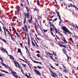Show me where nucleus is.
I'll return each instance as SVG.
<instances>
[{"label":"nucleus","mask_w":78,"mask_h":78,"mask_svg":"<svg viewBox=\"0 0 78 78\" xmlns=\"http://www.w3.org/2000/svg\"><path fill=\"white\" fill-rule=\"evenodd\" d=\"M62 30L64 31L66 33H68L69 34H72V33L68 29H67L65 26H63L62 27Z\"/></svg>","instance_id":"obj_1"},{"label":"nucleus","mask_w":78,"mask_h":78,"mask_svg":"<svg viewBox=\"0 0 78 78\" xmlns=\"http://www.w3.org/2000/svg\"><path fill=\"white\" fill-rule=\"evenodd\" d=\"M56 12V13L57 14V16L58 17V19L59 20H60V22H62V20H61V16H60V15L59 14V12H57L56 10L55 11Z\"/></svg>","instance_id":"obj_2"},{"label":"nucleus","mask_w":78,"mask_h":78,"mask_svg":"<svg viewBox=\"0 0 78 78\" xmlns=\"http://www.w3.org/2000/svg\"><path fill=\"white\" fill-rule=\"evenodd\" d=\"M48 54L50 58H51L52 59H53L54 62H56V61H55V58L53 59V56H53V54L52 53H50L49 52L48 53ZM50 55H52V56Z\"/></svg>","instance_id":"obj_3"},{"label":"nucleus","mask_w":78,"mask_h":78,"mask_svg":"<svg viewBox=\"0 0 78 78\" xmlns=\"http://www.w3.org/2000/svg\"><path fill=\"white\" fill-rule=\"evenodd\" d=\"M12 29L14 31V32L16 33V35H17L18 37H19V34L17 33V32L16 31V30L15 29V28L13 26L12 27Z\"/></svg>","instance_id":"obj_4"},{"label":"nucleus","mask_w":78,"mask_h":78,"mask_svg":"<svg viewBox=\"0 0 78 78\" xmlns=\"http://www.w3.org/2000/svg\"><path fill=\"white\" fill-rule=\"evenodd\" d=\"M34 27L36 31H37V29L39 28V26L37 25L36 23H35Z\"/></svg>","instance_id":"obj_5"},{"label":"nucleus","mask_w":78,"mask_h":78,"mask_svg":"<svg viewBox=\"0 0 78 78\" xmlns=\"http://www.w3.org/2000/svg\"><path fill=\"white\" fill-rule=\"evenodd\" d=\"M50 32L51 34V35H52V36H53V37H55V36L54 35V34H53V32H52V31H53V28H52V27H51V28H50Z\"/></svg>","instance_id":"obj_6"},{"label":"nucleus","mask_w":78,"mask_h":78,"mask_svg":"<svg viewBox=\"0 0 78 78\" xmlns=\"http://www.w3.org/2000/svg\"><path fill=\"white\" fill-rule=\"evenodd\" d=\"M34 70L35 72L38 75H39L40 76H41V73L39 72V71L37 69H34Z\"/></svg>","instance_id":"obj_7"},{"label":"nucleus","mask_w":78,"mask_h":78,"mask_svg":"<svg viewBox=\"0 0 78 78\" xmlns=\"http://www.w3.org/2000/svg\"><path fill=\"white\" fill-rule=\"evenodd\" d=\"M28 38V44L29 45V47H30V37H29V36L28 35L27 36Z\"/></svg>","instance_id":"obj_8"},{"label":"nucleus","mask_w":78,"mask_h":78,"mask_svg":"<svg viewBox=\"0 0 78 78\" xmlns=\"http://www.w3.org/2000/svg\"><path fill=\"white\" fill-rule=\"evenodd\" d=\"M0 63L2 65V66H3L5 67H6V68H8V67L7 66H6V64H5L3 62H0Z\"/></svg>","instance_id":"obj_9"},{"label":"nucleus","mask_w":78,"mask_h":78,"mask_svg":"<svg viewBox=\"0 0 78 78\" xmlns=\"http://www.w3.org/2000/svg\"><path fill=\"white\" fill-rule=\"evenodd\" d=\"M20 60H21V61H23V62H25L27 64H28V61H27V60L26 59H25V61H25V60H23L21 58H20Z\"/></svg>","instance_id":"obj_10"},{"label":"nucleus","mask_w":78,"mask_h":78,"mask_svg":"<svg viewBox=\"0 0 78 78\" xmlns=\"http://www.w3.org/2000/svg\"><path fill=\"white\" fill-rule=\"evenodd\" d=\"M62 38L63 39H62V38H61V39L63 41V42H66V43H68V42L66 40V38H65V37H63Z\"/></svg>","instance_id":"obj_11"},{"label":"nucleus","mask_w":78,"mask_h":78,"mask_svg":"<svg viewBox=\"0 0 78 78\" xmlns=\"http://www.w3.org/2000/svg\"><path fill=\"white\" fill-rule=\"evenodd\" d=\"M49 23L50 24V27H53V28H56V27H55L53 24L51 23V22H50V21H49Z\"/></svg>","instance_id":"obj_12"},{"label":"nucleus","mask_w":78,"mask_h":78,"mask_svg":"<svg viewBox=\"0 0 78 78\" xmlns=\"http://www.w3.org/2000/svg\"><path fill=\"white\" fill-rule=\"evenodd\" d=\"M32 16H31L30 17V19H29L28 20V22L29 23H31V22L32 21Z\"/></svg>","instance_id":"obj_13"},{"label":"nucleus","mask_w":78,"mask_h":78,"mask_svg":"<svg viewBox=\"0 0 78 78\" xmlns=\"http://www.w3.org/2000/svg\"><path fill=\"white\" fill-rule=\"evenodd\" d=\"M62 50L63 51V53H64L65 54H66L67 53V51L66 50V48H63V49H62Z\"/></svg>","instance_id":"obj_14"},{"label":"nucleus","mask_w":78,"mask_h":78,"mask_svg":"<svg viewBox=\"0 0 78 78\" xmlns=\"http://www.w3.org/2000/svg\"><path fill=\"white\" fill-rule=\"evenodd\" d=\"M32 61L34 62V63H38L39 64H41V65H42V64L41 62H37L36 61H34L33 60H32Z\"/></svg>","instance_id":"obj_15"},{"label":"nucleus","mask_w":78,"mask_h":78,"mask_svg":"<svg viewBox=\"0 0 78 78\" xmlns=\"http://www.w3.org/2000/svg\"><path fill=\"white\" fill-rule=\"evenodd\" d=\"M59 45H60V47H64V48H66V46H64L63 45H62L60 43H59Z\"/></svg>","instance_id":"obj_16"},{"label":"nucleus","mask_w":78,"mask_h":78,"mask_svg":"<svg viewBox=\"0 0 78 78\" xmlns=\"http://www.w3.org/2000/svg\"><path fill=\"white\" fill-rule=\"evenodd\" d=\"M24 28L26 29L25 31L27 33L28 32V28L27 27V25H24Z\"/></svg>","instance_id":"obj_17"},{"label":"nucleus","mask_w":78,"mask_h":78,"mask_svg":"<svg viewBox=\"0 0 78 78\" xmlns=\"http://www.w3.org/2000/svg\"><path fill=\"white\" fill-rule=\"evenodd\" d=\"M39 55L40 54H38L37 55V57H38V58H39L40 57L42 59H43L44 60H45V59L42 58V57H41V56L40 55Z\"/></svg>","instance_id":"obj_18"},{"label":"nucleus","mask_w":78,"mask_h":78,"mask_svg":"<svg viewBox=\"0 0 78 78\" xmlns=\"http://www.w3.org/2000/svg\"><path fill=\"white\" fill-rule=\"evenodd\" d=\"M26 9L27 11V12H29V11H30V8H28L27 6H26Z\"/></svg>","instance_id":"obj_19"},{"label":"nucleus","mask_w":78,"mask_h":78,"mask_svg":"<svg viewBox=\"0 0 78 78\" xmlns=\"http://www.w3.org/2000/svg\"><path fill=\"white\" fill-rule=\"evenodd\" d=\"M1 51H2V52H3V53H5H5H6L7 54H8V51H7L6 50H4L3 51V50H2V49H1Z\"/></svg>","instance_id":"obj_20"},{"label":"nucleus","mask_w":78,"mask_h":78,"mask_svg":"<svg viewBox=\"0 0 78 78\" xmlns=\"http://www.w3.org/2000/svg\"><path fill=\"white\" fill-rule=\"evenodd\" d=\"M13 62L15 63L16 67V68H17V61L15 62L14 60H13Z\"/></svg>","instance_id":"obj_21"},{"label":"nucleus","mask_w":78,"mask_h":78,"mask_svg":"<svg viewBox=\"0 0 78 78\" xmlns=\"http://www.w3.org/2000/svg\"><path fill=\"white\" fill-rule=\"evenodd\" d=\"M63 70H64V72L66 73H68V70H66V68L63 69Z\"/></svg>","instance_id":"obj_22"},{"label":"nucleus","mask_w":78,"mask_h":78,"mask_svg":"<svg viewBox=\"0 0 78 78\" xmlns=\"http://www.w3.org/2000/svg\"><path fill=\"white\" fill-rule=\"evenodd\" d=\"M10 37H11L12 40V41H13L14 42H15V40H14V37H12V35L10 36Z\"/></svg>","instance_id":"obj_23"},{"label":"nucleus","mask_w":78,"mask_h":78,"mask_svg":"<svg viewBox=\"0 0 78 78\" xmlns=\"http://www.w3.org/2000/svg\"><path fill=\"white\" fill-rule=\"evenodd\" d=\"M0 70L1 71H2V72H4L5 73H8V72L7 71H6L5 70H2V69H0Z\"/></svg>","instance_id":"obj_24"},{"label":"nucleus","mask_w":78,"mask_h":78,"mask_svg":"<svg viewBox=\"0 0 78 78\" xmlns=\"http://www.w3.org/2000/svg\"><path fill=\"white\" fill-rule=\"evenodd\" d=\"M50 71H51V72L54 75H55L57 77H58V76L55 73H53L52 71H51V70Z\"/></svg>","instance_id":"obj_25"},{"label":"nucleus","mask_w":78,"mask_h":78,"mask_svg":"<svg viewBox=\"0 0 78 78\" xmlns=\"http://www.w3.org/2000/svg\"><path fill=\"white\" fill-rule=\"evenodd\" d=\"M37 4L38 6H40V2L39 1V0H37Z\"/></svg>","instance_id":"obj_26"},{"label":"nucleus","mask_w":78,"mask_h":78,"mask_svg":"<svg viewBox=\"0 0 78 78\" xmlns=\"http://www.w3.org/2000/svg\"><path fill=\"white\" fill-rule=\"evenodd\" d=\"M9 56L10 58H11V59H12L13 60H15V59H14V57H13V56H12V55H9Z\"/></svg>","instance_id":"obj_27"},{"label":"nucleus","mask_w":78,"mask_h":78,"mask_svg":"<svg viewBox=\"0 0 78 78\" xmlns=\"http://www.w3.org/2000/svg\"><path fill=\"white\" fill-rule=\"evenodd\" d=\"M16 62L17 63V65L18 66V68H19V69H21L20 68V65L19 64V63H18V62Z\"/></svg>","instance_id":"obj_28"},{"label":"nucleus","mask_w":78,"mask_h":78,"mask_svg":"<svg viewBox=\"0 0 78 78\" xmlns=\"http://www.w3.org/2000/svg\"><path fill=\"white\" fill-rule=\"evenodd\" d=\"M16 9L17 10V11H20V7H19V6H18L17 7H16Z\"/></svg>","instance_id":"obj_29"},{"label":"nucleus","mask_w":78,"mask_h":78,"mask_svg":"<svg viewBox=\"0 0 78 78\" xmlns=\"http://www.w3.org/2000/svg\"><path fill=\"white\" fill-rule=\"evenodd\" d=\"M18 51L17 53H20L21 52V49L20 48H18Z\"/></svg>","instance_id":"obj_30"},{"label":"nucleus","mask_w":78,"mask_h":78,"mask_svg":"<svg viewBox=\"0 0 78 78\" xmlns=\"http://www.w3.org/2000/svg\"><path fill=\"white\" fill-rule=\"evenodd\" d=\"M55 31V32L56 33H57V34H58V30H57V29H56V27H55L54 28Z\"/></svg>","instance_id":"obj_31"},{"label":"nucleus","mask_w":78,"mask_h":78,"mask_svg":"<svg viewBox=\"0 0 78 78\" xmlns=\"http://www.w3.org/2000/svg\"><path fill=\"white\" fill-rule=\"evenodd\" d=\"M20 67L21 68V72H22V73H23V75H25V73H24V72H23V69H22V68L21 66Z\"/></svg>","instance_id":"obj_32"},{"label":"nucleus","mask_w":78,"mask_h":78,"mask_svg":"<svg viewBox=\"0 0 78 78\" xmlns=\"http://www.w3.org/2000/svg\"><path fill=\"white\" fill-rule=\"evenodd\" d=\"M32 44L33 45V47H35L36 46V44L34 43L33 41H32Z\"/></svg>","instance_id":"obj_33"},{"label":"nucleus","mask_w":78,"mask_h":78,"mask_svg":"<svg viewBox=\"0 0 78 78\" xmlns=\"http://www.w3.org/2000/svg\"><path fill=\"white\" fill-rule=\"evenodd\" d=\"M25 23H26V16L25 17L24 19V22H23L24 24H25Z\"/></svg>","instance_id":"obj_34"},{"label":"nucleus","mask_w":78,"mask_h":78,"mask_svg":"<svg viewBox=\"0 0 78 78\" xmlns=\"http://www.w3.org/2000/svg\"><path fill=\"white\" fill-rule=\"evenodd\" d=\"M27 13H26V17H28L29 16V15H30V13L28 12Z\"/></svg>","instance_id":"obj_35"},{"label":"nucleus","mask_w":78,"mask_h":78,"mask_svg":"<svg viewBox=\"0 0 78 78\" xmlns=\"http://www.w3.org/2000/svg\"><path fill=\"white\" fill-rule=\"evenodd\" d=\"M2 41H3V42H5V44L7 43V42H6V40L5 39H2Z\"/></svg>","instance_id":"obj_36"},{"label":"nucleus","mask_w":78,"mask_h":78,"mask_svg":"<svg viewBox=\"0 0 78 78\" xmlns=\"http://www.w3.org/2000/svg\"><path fill=\"white\" fill-rule=\"evenodd\" d=\"M34 11H36V12H38V9L35 8L34 9Z\"/></svg>","instance_id":"obj_37"},{"label":"nucleus","mask_w":78,"mask_h":78,"mask_svg":"<svg viewBox=\"0 0 78 78\" xmlns=\"http://www.w3.org/2000/svg\"><path fill=\"white\" fill-rule=\"evenodd\" d=\"M4 75H5L2 73H1V74H0V76H3Z\"/></svg>","instance_id":"obj_38"},{"label":"nucleus","mask_w":78,"mask_h":78,"mask_svg":"<svg viewBox=\"0 0 78 78\" xmlns=\"http://www.w3.org/2000/svg\"><path fill=\"white\" fill-rule=\"evenodd\" d=\"M57 19H58V18H55L52 21L53 22H55V21H56L57 20Z\"/></svg>","instance_id":"obj_39"},{"label":"nucleus","mask_w":78,"mask_h":78,"mask_svg":"<svg viewBox=\"0 0 78 78\" xmlns=\"http://www.w3.org/2000/svg\"><path fill=\"white\" fill-rule=\"evenodd\" d=\"M51 68H52V69H54V70H56V69L55 68L53 67V66L51 65Z\"/></svg>","instance_id":"obj_40"},{"label":"nucleus","mask_w":78,"mask_h":78,"mask_svg":"<svg viewBox=\"0 0 78 78\" xmlns=\"http://www.w3.org/2000/svg\"><path fill=\"white\" fill-rule=\"evenodd\" d=\"M43 31L44 33H46V32L48 31V30H47L43 29Z\"/></svg>","instance_id":"obj_41"},{"label":"nucleus","mask_w":78,"mask_h":78,"mask_svg":"<svg viewBox=\"0 0 78 78\" xmlns=\"http://www.w3.org/2000/svg\"><path fill=\"white\" fill-rule=\"evenodd\" d=\"M52 53H53V55H54L55 57H56V56H57L56 54V53H55L54 52H52Z\"/></svg>","instance_id":"obj_42"},{"label":"nucleus","mask_w":78,"mask_h":78,"mask_svg":"<svg viewBox=\"0 0 78 78\" xmlns=\"http://www.w3.org/2000/svg\"><path fill=\"white\" fill-rule=\"evenodd\" d=\"M20 45L21 47H23V43H20Z\"/></svg>","instance_id":"obj_43"},{"label":"nucleus","mask_w":78,"mask_h":78,"mask_svg":"<svg viewBox=\"0 0 78 78\" xmlns=\"http://www.w3.org/2000/svg\"><path fill=\"white\" fill-rule=\"evenodd\" d=\"M58 33L59 34H60V35L61 36H63V35H62V34H61V33L60 32H58Z\"/></svg>","instance_id":"obj_44"},{"label":"nucleus","mask_w":78,"mask_h":78,"mask_svg":"<svg viewBox=\"0 0 78 78\" xmlns=\"http://www.w3.org/2000/svg\"><path fill=\"white\" fill-rule=\"evenodd\" d=\"M58 33L59 34H60V35L61 36H63V35H62V34H61V33L60 32H58Z\"/></svg>","instance_id":"obj_45"},{"label":"nucleus","mask_w":78,"mask_h":78,"mask_svg":"<svg viewBox=\"0 0 78 78\" xmlns=\"http://www.w3.org/2000/svg\"><path fill=\"white\" fill-rule=\"evenodd\" d=\"M37 18L38 19H41V17L40 16H38Z\"/></svg>","instance_id":"obj_46"},{"label":"nucleus","mask_w":78,"mask_h":78,"mask_svg":"<svg viewBox=\"0 0 78 78\" xmlns=\"http://www.w3.org/2000/svg\"><path fill=\"white\" fill-rule=\"evenodd\" d=\"M37 67L39 69H42V68H41V67H40V66H37Z\"/></svg>","instance_id":"obj_47"},{"label":"nucleus","mask_w":78,"mask_h":78,"mask_svg":"<svg viewBox=\"0 0 78 78\" xmlns=\"http://www.w3.org/2000/svg\"><path fill=\"white\" fill-rule=\"evenodd\" d=\"M22 28L23 31H25V30H25V27H22Z\"/></svg>","instance_id":"obj_48"},{"label":"nucleus","mask_w":78,"mask_h":78,"mask_svg":"<svg viewBox=\"0 0 78 78\" xmlns=\"http://www.w3.org/2000/svg\"><path fill=\"white\" fill-rule=\"evenodd\" d=\"M13 20L16 19H17V17L16 16H13Z\"/></svg>","instance_id":"obj_49"},{"label":"nucleus","mask_w":78,"mask_h":78,"mask_svg":"<svg viewBox=\"0 0 78 78\" xmlns=\"http://www.w3.org/2000/svg\"><path fill=\"white\" fill-rule=\"evenodd\" d=\"M25 49L27 51H28V49L27 48V46H25Z\"/></svg>","instance_id":"obj_50"},{"label":"nucleus","mask_w":78,"mask_h":78,"mask_svg":"<svg viewBox=\"0 0 78 78\" xmlns=\"http://www.w3.org/2000/svg\"><path fill=\"white\" fill-rule=\"evenodd\" d=\"M74 75L76 76V78H78V76H77V74H76V73L74 74Z\"/></svg>","instance_id":"obj_51"},{"label":"nucleus","mask_w":78,"mask_h":78,"mask_svg":"<svg viewBox=\"0 0 78 78\" xmlns=\"http://www.w3.org/2000/svg\"><path fill=\"white\" fill-rule=\"evenodd\" d=\"M1 49H2V50H3V51L5 50H6V49H5V48H3V47H2V48H0V50H1Z\"/></svg>","instance_id":"obj_52"},{"label":"nucleus","mask_w":78,"mask_h":78,"mask_svg":"<svg viewBox=\"0 0 78 78\" xmlns=\"http://www.w3.org/2000/svg\"><path fill=\"white\" fill-rule=\"evenodd\" d=\"M22 65L23 67H27V65L26 64H22Z\"/></svg>","instance_id":"obj_53"},{"label":"nucleus","mask_w":78,"mask_h":78,"mask_svg":"<svg viewBox=\"0 0 78 78\" xmlns=\"http://www.w3.org/2000/svg\"><path fill=\"white\" fill-rule=\"evenodd\" d=\"M56 37H57V38L58 39H59V40H61V39H60V38H59V37H58V36L57 35H56Z\"/></svg>","instance_id":"obj_54"},{"label":"nucleus","mask_w":78,"mask_h":78,"mask_svg":"<svg viewBox=\"0 0 78 78\" xmlns=\"http://www.w3.org/2000/svg\"><path fill=\"white\" fill-rule=\"evenodd\" d=\"M0 60H1L2 61V62H3V60L2 58L0 57Z\"/></svg>","instance_id":"obj_55"},{"label":"nucleus","mask_w":78,"mask_h":78,"mask_svg":"<svg viewBox=\"0 0 78 78\" xmlns=\"http://www.w3.org/2000/svg\"><path fill=\"white\" fill-rule=\"evenodd\" d=\"M0 60H1L2 61V62H3V60L2 58L0 57Z\"/></svg>","instance_id":"obj_56"},{"label":"nucleus","mask_w":78,"mask_h":78,"mask_svg":"<svg viewBox=\"0 0 78 78\" xmlns=\"http://www.w3.org/2000/svg\"><path fill=\"white\" fill-rule=\"evenodd\" d=\"M51 75L52 76H53V77H54V78H56V77L55 76L52 75V74H51Z\"/></svg>","instance_id":"obj_57"},{"label":"nucleus","mask_w":78,"mask_h":78,"mask_svg":"<svg viewBox=\"0 0 78 78\" xmlns=\"http://www.w3.org/2000/svg\"><path fill=\"white\" fill-rule=\"evenodd\" d=\"M8 33L9 36H11V34H10V32H9V31Z\"/></svg>","instance_id":"obj_58"},{"label":"nucleus","mask_w":78,"mask_h":78,"mask_svg":"<svg viewBox=\"0 0 78 78\" xmlns=\"http://www.w3.org/2000/svg\"><path fill=\"white\" fill-rule=\"evenodd\" d=\"M48 20H49V21H52V20H53L51 19H50L49 18H48Z\"/></svg>","instance_id":"obj_59"},{"label":"nucleus","mask_w":78,"mask_h":78,"mask_svg":"<svg viewBox=\"0 0 78 78\" xmlns=\"http://www.w3.org/2000/svg\"><path fill=\"white\" fill-rule=\"evenodd\" d=\"M36 52L37 53H40V51H36Z\"/></svg>","instance_id":"obj_60"},{"label":"nucleus","mask_w":78,"mask_h":78,"mask_svg":"<svg viewBox=\"0 0 78 78\" xmlns=\"http://www.w3.org/2000/svg\"><path fill=\"white\" fill-rule=\"evenodd\" d=\"M76 68H77V69H76V68L74 67V69L75 70H78V67H77Z\"/></svg>","instance_id":"obj_61"},{"label":"nucleus","mask_w":78,"mask_h":78,"mask_svg":"<svg viewBox=\"0 0 78 78\" xmlns=\"http://www.w3.org/2000/svg\"><path fill=\"white\" fill-rule=\"evenodd\" d=\"M25 76H27V78H28V77H29V76H28V75H27V74H25Z\"/></svg>","instance_id":"obj_62"},{"label":"nucleus","mask_w":78,"mask_h":78,"mask_svg":"<svg viewBox=\"0 0 78 78\" xmlns=\"http://www.w3.org/2000/svg\"><path fill=\"white\" fill-rule=\"evenodd\" d=\"M65 55H66L68 59H69V56H68V55H67V53L66 54H65Z\"/></svg>","instance_id":"obj_63"},{"label":"nucleus","mask_w":78,"mask_h":78,"mask_svg":"<svg viewBox=\"0 0 78 78\" xmlns=\"http://www.w3.org/2000/svg\"><path fill=\"white\" fill-rule=\"evenodd\" d=\"M5 30H6V31H7V32H9V31H8V29H7L6 28H5Z\"/></svg>","instance_id":"obj_64"}]
</instances>
